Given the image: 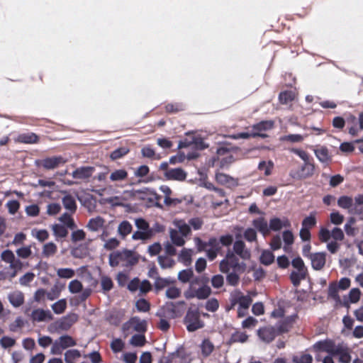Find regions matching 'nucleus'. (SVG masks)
<instances>
[{
	"mask_svg": "<svg viewBox=\"0 0 363 363\" xmlns=\"http://www.w3.org/2000/svg\"><path fill=\"white\" fill-rule=\"evenodd\" d=\"M138 255L133 250H123L114 251L109 255L108 262L112 267L121 265L132 267L138 262Z\"/></svg>",
	"mask_w": 363,
	"mask_h": 363,
	"instance_id": "nucleus-1",
	"label": "nucleus"
},
{
	"mask_svg": "<svg viewBox=\"0 0 363 363\" xmlns=\"http://www.w3.org/2000/svg\"><path fill=\"white\" fill-rule=\"evenodd\" d=\"M344 233L339 228H334L331 231L322 228L319 232V239L323 242H328L327 249L329 252L334 254L340 248V244L337 242L344 239Z\"/></svg>",
	"mask_w": 363,
	"mask_h": 363,
	"instance_id": "nucleus-2",
	"label": "nucleus"
},
{
	"mask_svg": "<svg viewBox=\"0 0 363 363\" xmlns=\"http://www.w3.org/2000/svg\"><path fill=\"white\" fill-rule=\"evenodd\" d=\"M245 269L246 264L240 261L231 250L227 252L225 257L220 262V270L223 273H228L230 271L244 272Z\"/></svg>",
	"mask_w": 363,
	"mask_h": 363,
	"instance_id": "nucleus-3",
	"label": "nucleus"
},
{
	"mask_svg": "<svg viewBox=\"0 0 363 363\" xmlns=\"http://www.w3.org/2000/svg\"><path fill=\"white\" fill-rule=\"evenodd\" d=\"M68 290L69 293L73 294L79 293L78 296H76L69 300L70 304L75 306H79L81 303L84 302L91 293V290L89 288L84 289L82 282L77 279L72 280L69 283Z\"/></svg>",
	"mask_w": 363,
	"mask_h": 363,
	"instance_id": "nucleus-4",
	"label": "nucleus"
},
{
	"mask_svg": "<svg viewBox=\"0 0 363 363\" xmlns=\"http://www.w3.org/2000/svg\"><path fill=\"white\" fill-rule=\"evenodd\" d=\"M199 281V279H196L190 283L188 289H186L184 294L186 298L190 299L196 298L202 300L207 298L210 296L211 292V288L206 284L197 288L196 285Z\"/></svg>",
	"mask_w": 363,
	"mask_h": 363,
	"instance_id": "nucleus-5",
	"label": "nucleus"
},
{
	"mask_svg": "<svg viewBox=\"0 0 363 363\" xmlns=\"http://www.w3.org/2000/svg\"><path fill=\"white\" fill-rule=\"evenodd\" d=\"M1 259L6 264H9V267H6L5 270H6L13 278H14L18 272L23 268L22 262L15 257L11 250H6L3 251L1 254Z\"/></svg>",
	"mask_w": 363,
	"mask_h": 363,
	"instance_id": "nucleus-6",
	"label": "nucleus"
},
{
	"mask_svg": "<svg viewBox=\"0 0 363 363\" xmlns=\"http://www.w3.org/2000/svg\"><path fill=\"white\" fill-rule=\"evenodd\" d=\"M76 345L75 340L69 335H62L53 342L50 353L52 354H61L62 350Z\"/></svg>",
	"mask_w": 363,
	"mask_h": 363,
	"instance_id": "nucleus-7",
	"label": "nucleus"
},
{
	"mask_svg": "<svg viewBox=\"0 0 363 363\" xmlns=\"http://www.w3.org/2000/svg\"><path fill=\"white\" fill-rule=\"evenodd\" d=\"M186 328L189 332H194L203 327V323L199 318V313L196 310L189 309L184 318Z\"/></svg>",
	"mask_w": 363,
	"mask_h": 363,
	"instance_id": "nucleus-8",
	"label": "nucleus"
},
{
	"mask_svg": "<svg viewBox=\"0 0 363 363\" xmlns=\"http://www.w3.org/2000/svg\"><path fill=\"white\" fill-rule=\"evenodd\" d=\"M122 328L125 333V336L130 333L131 330L137 332H143L146 329V321L138 317H133L124 323Z\"/></svg>",
	"mask_w": 363,
	"mask_h": 363,
	"instance_id": "nucleus-9",
	"label": "nucleus"
},
{
	"mask_svg": "<svg viewBox=\"0 0 363 363\" xmlns=\"http://www.w3.org/2000/svg\"><path fill=\"white\" fill-rule=\"evenodd\" d=\"M314 349L319 352H325L330 355H336L340 352V346L335 345L333 341L326 340L316 342Z\"/></svg>",
	"mask_w": 363,
	"mask_h": 363,
	"instance_id": "nucleus-10",
	"label": "nucleus"
},
{
	"mask_svg": "<svg viewBox=\"0 0 363 363\" xmlns=\"http://www.w3.org/2000/svg\"><path fill=\"white\" fill-rule=\"evenodd\" d=\"M95 171V168L91 166H83L77 168L72 173V177L74 179L82 180V181H88L89 178H91Z\"/></svg>",
	"mask_w": 363,
	"mask_h": 363,
	"instance_id": "nucleus-11",
	"label": "nucleus"
},
{
	"mask_svg": "<svg viewBox=\"0 0 363 363\" xmlns=\"http://www.w3.org/2000/svg\"><path fill=\"white\" fill-rule=\"evenodd\" d=\"M233 252L238 257L243 260L250 259L251 257V252L247 248L245 243L242 240H236L233 244Z\"/></svg>",
	"mask_w": 363,
	"mask_h": 363,
	"instance_id": "nucleus-12",
	"label": "nucleus"
},
{
	"mask_svg": "<svg viewBox=\"0 0 363 363\" xmlns=\"http://www.w3.org/2000/svg\"><path fill=\"white\" fill-rule=\"evenodd\" d=\"M186 172L182 168H172L167 169L164 176L168 180L182 182L186 178Z\"/></svg>",
	"mask_w": 363,
	"mask_h": 363,
	"instance_id": "nucleus-13",
	"label": "nucleus"
},
{
	"mask_svg": "<svg viewBox=\"0 0 363 363\" xmlns=\"http://www.w3.org/2000/svg\"><path fill=\"white\" fill-rule=\"evenodd\" d=\"M273 125L274 122L272 121H261L252 126V135L255 137L265 138L266 135L262 133V132L272 129Z\"/></svg>",
	"mask_w": 363,
	"mask_h": 363,
	"instance_id": "nucleus-14",
	"label": "nucleus"
},
{
	"mask_svg": "<svg viewBox=\"0 0 363 363\" xmlns=\"http://www.w3.org/2000/svg\"><path fill=\"white\" fill-rule=\"evenodd\" d=\"M216 180L218 184L225 186L228 188H233L238 185V181L237 179L224 173H217L216 174Z\"/></svg>",
	"mask_w": 363,
	"mask_h": 363,
	"instance_id": "nucleus-15",
	"label": "nucleus"
},
{
	"mask_svg": "<svg viewBox=\"0 0 363 363\" xmlns=\"http://www.w3.org/2000/svg\"><path fill=\"white\" fill-rule=\"evenodd\" d=\"M66 162V160L59 156L45 158L41 160L40 164L46 169H52L57 167L60 164H65Z\"/></svg>",
	"mask_w": 363,
	"mask_h": 363,
	"instance_id": "nucleus-16",
	"label": "nucleus"
},
{
	"mask_svg": "<svg viewBox=\"0 0 363 363\" xmlns=\"http://www.w3.org/2000/svg\"><path fill=\"white\" fill-rule=\"evenodd\" d=\"M314 154L317 159L324 164H328L332 160V155L325 146H320L314 149Z\"/></svg>",
	"mask_w": 363,
	"mask_h": 363,
	"instance_id": "nucleus-17",
	"label": "nucleus"
},
{
	"mask_svg": "<svg viewBox=\"0 0 363 363\" xmlns=\"http://www.w3.org/2000/svg\"><path fill=\"white\" fill-rule=\"evenodd\" d=\"M30 317L32 320L35 322L48 321L52 319V315L50 311L41 308L33 311Z\"/></svg>",
	"mask_w": 363,
	"mask_h": 363,
	"instance_id": "nucleus-18",
	"label": "nucleus"
},
{
	"mask_svg": "<svg viewBox=\"0 0 363 363\" xmlns=\"http://www.w3.org/2000/svg\"><path fill=\"white\" fill-rule=\"evenodd\" d=\"M7 298L11 305L14 308H18L24 303V294L18 290L9 293Z\"/></svg>",
	"mask_w": 363,
	"mask_h": 363,
	"instance_id": "nucleus-19",
	"label": "nucleus"
},
{
	"mask_svg": "<svg viewBox=\"0 0 363 363\" xmlns=\"http://www.w3.org/2000/svg\"><path fill=\"white\" fill-rule=\"evenodd\" d=\"M309 259H311L312 267L315 270H320L325 264V253H313L310 255Z\"/></svg>",
	"mask_w": 363,
	"mask_h": 363,
	"instance_id": "nucleus-20",
	"label": "nucleus"
},
{
	"mask_svg": "<svg viewBox=\"0 0 363 363\" xmlns=\"http://www.w3.org/2000/svg\"><path fill=\"white\" fill-rule=\"evenodd\" d=\"M269 231H279L282 228H289L291 226L290 221L284 218L283 219L274 217L270 219L269 223Z\"/></svg>",
	"mask_w": 363,
	"mask_h": 363,
	"instance_id": "nucleus-21",
	"label": "nucleus"
},
{
	"mask_svg": "<svg viewBox=\"0 0 363 363\" xmlns=\"http://www.w3.org/2000/svg\"><path fill=\"white\" fill-rule=\"evenodd\" d=\"M220 249V243L217 239L211 238L208 242V247H206L205 251H206L209 259L213 260L216 257Z\"/></svg>",
	"mask_w": 363,
	"mask_h": 363,
	"instance_id": "nucleus-22",
	"label": "nucleus"
},
{
	"mask_svg": "<svg viewBox=\"0 0 363 363\" xmlns=\"http://www.w3.org/2000/svg\"><path fill=\"white\" fill-rule=\"evenodd\" d=\"M157 315L160 317L172 319L177 316L176 306L173 303H167L166 305L157 312Z\"/></svg>",
	"mask_w": 363,
	"mask_h": 363,
	"instance_id": "nucleus-23",
	"label": "nucleus"
},
{
	"mask_svg": "<svg viewBox=\"0 0 363 363\" xmlns=\"http://www.w3.org/2000/svg\"><path fill=\"white\" fill-rule=\"evenodd\" d=\"M257 335L263 342L268 343L274 339L276 332L274 328L269 326L259 329L257 331Z\"/></svg>",
	"mask_w": 363,
	"mask_h": 363,
	"instance_id": "nucleus-24",
	"label": "nucleus"
},
{
	"mask_svg": "<svg viewBox=\"0 0 363 363\" xmlns=\"http://www.w3.org/2000/svg\"><path fill=\"white\" fill-rule=\"evenodd\" d=\"M253 226L264 236L269 234V226L267 220L262 218H258L252 221Z\"/></svg>",
	"mask_w": 363,
	"mask_h": 363,
	"instance_id": "nucleus-25",
	"label": "nucleus"
},
{
	"mask_svg": "<svg viewBox=\"0 0 363 363\" xmlns=\"http://www.w3.org/2000/svg\"><path fill=\"white\" fill-rule=\"evenodd\" d=\"M62 202L65 209L71 213L75 212L77 209V203L75 199L69 194L65 193L62 198Z\"/></svg>",
	"mask_w": 363,
	"mask_h": 363,
	"instance_id": "nucleus-26",
	"label": "nucleus"
},
{
	"mask_svg": "<svg viewBox=\"0 0 363 363\" xmlns=\"http://www.w3.org/2000/svg\"><path fill=\"white\" fill-rule=\"evenodd\" d=\"M78 320V315L72 313L62 318L59 323V326L62 330H68Z\"/></svg>",
	"mask_w": 363,
	"mask_h": 363,
	"instance_id": "nucleus-27",
	"label": "nucleus"
},
{
	"mask_svg": "<svg viewBox=\"0 0 363 363\" xmlns=\"http://www.w3.org/2000/svg\"><path fill=\"white\" fill-rule=\"evenodd\" d=\"M105 220L100 216L91 218L86 225V228L91 232H97L104 226Z\"/></svg>",
	"mask_w": 363,
	"mask_h": 363,
	"instance_id": "nucleus-28",
	"label": "nucleus"
},
{
	"mask_svg": "<svg viewBox=\"0 0 363 363\" xmlns=\"http://www.w3.org/2000/svg\"><path fill=\"white\" fill-rule=\"evenodd\" d=\"M186 236H183L176 229H170L169 230V238L170 240L174 245L178 247H182L185 244L184 238Z\"/></svg>",
	"mask_w": 363,
	"mask_h": 363,
	"instance_id": "nucleus-29",
	"label": "nucleus"
},
{
	"mask_svg": "<svg viewBox=\"0 0 363 363\" xmlns=\"http://www.w3.org/2000/svg\"><path fill=\"white\" fill-rule=\"evenodd\" d=\"M282 239L284 241V247L283 249L286 252H289L291 251V246L293 245L294 242V235L293 233L286 230L282 233Z\"/></svg>",
	"mask_w": 363,
	"mask_h": 363,
	"instance_id": "nucleus-30",
	"label": "nucleus"
},
{
	"mask_svg": "<svg viewBox=\"0 0 363 363\" xmlns=\"http://www.w3.org/2000/svg\"><path fill=\"white\" fill-rule=\"evenodd\" d=\"M133 230V226L128 220H123L119 223L117 229L118 235L122 238L125 239Z\"/></svg>",
	"mask_w": 363,
	"mask_h": 363,
	"instance_id": "nucleus-31",
	"label": "nucleus"
},
{
	"mask_svg": "<svg viewBox=\"0 0 363 363\" xmlns=\"http://www.w3.org/2000/svg\"><path fill=\"white\" fill-rule=\"evenodd\" d=\"M128 177V172L123 169H118L113 170L110 176V181L112 182H123Z\"/></svg>",
	"mask_w": 363,
	"mask_h": 363,
	"instance_id": "nucleus-32",
	"label": "nucleus"
},
{
	"mask_svg": "<svg viewBox=\"0 0 363 363\" xmlns=\"http://www.w3.org/2000/svg\"><path fill=\"white\" fill-rule=\"evenodd\" d=\"M311 133H305L303 135L301 134H289L284 135L281 138L282 141L289 142L291 143H298L303 141V140L309 136Z\"/></svg>",
	"mask_w": 363,
	"mask_h": 363,
	"instance_id": "nucleus-33",
	"label": "nucleus"
},
{
	"mask_svg": "<svg viewBox=\"0 0 363 363\" xmlns=\"http://www.w3.org/2000/svg\"><path fill=\"white\" fill-rule=\"evenodd\" d=\"M175 227L177 228V230L183 235V236H187L191 233V228L189 225L185 223L182 220H174L173 222Z\"/></svg>",
	"mask_w": 363,
	"mask_h": 363,
	"instance_id": "nucleus-34",
	"label": "nucleus"
},
{
	"mask_svg": "<svg viewBox=\"0 0 363 363\" xmlns=\"http://www.w3.org/2000/svg\"><path fill=\"white\" fill-rule=\"evenodd\" d=\"M315 167L314 164L311 163L310 161L307 162H304L303 166L301 168V172L298 174V177L300 178H306L311 177L313 175L314 172Z\"/></svg>",
	"mask_w": 363,
	"mask_h": 363,
	"instance_id": "nucleus-35",
	"label": "nucleus"
},
{
	"mask_svg": "<svg viewBox=\"0 0 363 363\" xmlns=\"http://www.w3.org/2000/svg\"><path fill=\"white\" fill-rule=\"evenodd\" d=\"M307 269L295 270L291 274V279L294 286L299 285L301 280L306 278Z\"/></svg>",
	"mask_w": 363,
	"mask_h": 363,
	"instance_id": "nucleus-36",
	"label": "nucleus"
},
{
	"mask_svg": "<svg viewBox=\"0 0 363 363\" xmlns=\"http://www.w3.org/2000/svg\"><path fill=\"white\" fill-rule=\"evenodd\" d=\"M200 348L202 356L207 357L213 352L214 345L209 340L206 339L202 341Z\"/></svg>",
	"mask_w": 363,
	"mask_h": 363,
	"instance_id": "nucleus-37",
	"label": "nucleus"
},
{
	"mask_svg": "<svg viewBox=\"0 0 363 363\" xmlns=\"http://www.w3.org/2000/svg\"><path fill=\"white\" fill-rule=\"evenodd\" d=\"M172 358L174 359L175 363H189L191 361L189 354L182 350L172 353Z\"/></svg>",
	"mask_w": 363,
	"mask_h": 363,
	"instance_id": "nucleus-38",
	"label": "nucleus"
},
{
	"mask_svg": "<svg viewBox=\"0 0 363 363\" xmlns=\"http://www.w3.org/2000/svg\"><path fill=\"white\" fill-rule=\"evenodd\" d=\"M81 357V353L78 350H68L65 353V361L66 363H75Z\"/></svg>",
	"mask_w": 363,
	"mask_h": 363,
	"instance_id": "nucleus-39",
	"label": "nucleus"
},
{
	"mask_svg": "<svg viewBox=\"0 0 363 363\" xmlns=\"http://www.w3.org/2000/svg\"><path fill=\"white\" fill-rule=\"evenodd\" d=\"M193 253L194 252L192 250L184 248L179 255V260L183 262L185 265L188 266L191 262V257Z\"/></svg>",
	"mask_w": 363,
	"mask_h": 363,
	"instance_id": "nucleus-40",
	"label": "nucleus"
},
{
	"mask_svg": "<svg viewBox=\"0 0 363 363\" xmlns=\"http://www.w3.org/2000/svg\"><path fill=\"white\" fill-rule=\"evenodd\" d=\"M54 235L56 239L65 238L68 234L67 227L60 224H55L52 227Z\"/></svg>",
	"mask_w": 363,
	"mask_h": 363,
	"instance_id": "nucleus-41",
	"label": "nucleus"
},
{
	"mask_svg": "<svg viewBox=\"0 0 363 363\" xmlns=\"http://www.w3.org/2000/svg\"><path fill=\"white\" fill-rule=\"evenodd\" d=\"M158 263L162 269H169L174 265L175 262L169 256H159Z\"/></svg>",
	"mask_w": 363,
	"mask_h": 363,
	"instance_id": "nucleus-42",
	"label": "nucleus"
},
{
	"mask_svg": "<svg viewBox=\"0 0 363 363\" xmlns=\"http://www.w3.org/2000/svg\"><path fill=\"white\" fill-rule=\"evenodd\" d=\"M51 308L55 314L62 313L67 308V301L65 298H62L54 303Z\"/></svg>",
	"mask_w": 363,
	"mask_h": 363,
	"instance_id": "nucleus-43",
	"label": "nucleus"
},
{
	"mask_svg": "<svg viewBox=\"0 0 363 363\" xmlns=\"http://www.w3.org/2000/svg\"><path fill=\"white\" fill-rule=\"evenodd\" d=\"M57 245L52 242H48L44 245L43 248V255L44 257H48L52 256L57 252Z\"/></svg>",
	"mask_w": 363,
	"mask_h": 363,
	"instance_id": "nucleus-44",
	"label": "nucleus"
},
{
	"mask_svg": "<svg viewBox=\"0 0 363 363\" xmlns=\"http://www.w3.org/2000/svg\"><path fill=\"white\" fill-rule=\"evenodd\" d=\"M59 220L63 223V225H65V227H67L68 228L74 230L76 228V225L74 224L73 219L72 218L71 216L67 213H63L59 218Z\"/></svg>",
	"mask_w": 363,
	"mask_h": 363,
	"instance_id": "nucleus-45",
	"label": "nucleus"
},
{
	"mask_svg": "<svg viewBox=\"0 0 363 363\" xmlns=\"http://www.w3.org/2000/svg\"><path fill=\"white\" fill-rule=\"evenodd\" d=\"M152 238V232L149 231H142V230H137L134 232L132 235V239L133 240H147Z\"/></svg>",
	"mask_w": 363,
	"mask_h": 363,
	"instance_id": "nucleus-46",
	"label": "nucleus"
},
{
	"mask_svg": "<svg viewBox=\"0 0 363 363\" xmlns=\"http://www.w3.org/2000/svg\"><path fill=\"white\" fill-rule=\"evenodd\" d=\"M252 301V300L250 295L240 296L236 299V303L238 304V306L244 308V309H248Z\"/></svg>",
	"mask_w": 363,
	"mask_h": 363,
	"instance_id": "nucleus-47",
	"label": "nucleus"
},
{
	"mask_svg": "<svg viewBox=\"0 0 363 363\" xmlns=\"http://www.w3.org/2000/svg\"><path fill=\"white\" fill-rule=\"evenodd\" d=\"M181 294V289L178 287L171 285L168 286L165 291V295L168 298L174 299Z\"/></svg>",
	"mask_w": 363,
	"mask_h": 363,
	"instance_id": "nucleus-48",
	"label": "nucleus"
},
{
	"mask_svg": "<svg viewBox=\"0 0 363 363\" xmlns=\"http://www.w3.org/2000/svg\"><path fill=\"white\" fill-rule=\"evenodd\" d=\"M111 348L114 353H118L125 347V342L120 338H115L111 342Z\"/></svg>",
	"mask_w": 363,
	"mask_h": 363,
	"instance_id": "nucleus-49",
	"label": "nucleus"
},
{
	"mask_svg": "<svg viewBox=\"0 0 363 363\" xmlns=\"http://www.w3.org/2000/svg\"><path fill=\"white\" fill-rule=\"evenodd\" d=\"M274 260V255L269 250H264L260 256V261L265 265L272 264Z\"/></svg>",
	"mask_w": 363,
	"mask_h": 363,
	"instance_id": "nucleus-50",
	"label": "nucleus"
},
{
	"mask_svg": "<svg viewBox=\"0 0 363 363\" xmlns=\"http://www.w3.org/2000/svg\"><path fill=\"white\" fill-rule=\"evenodd\" d=\"M120 245V240L116 238H111L105 240L103 247L107 250H113Z\"/></svg>",
	"mask_w": 363,
	"mask_h": 363,
	"instance_id": "nucleus-51",
	"label": "nucleus"
},
{
	"mask_svg": "<svg viewBox=\"0 0 363 363\" xmlns=\"http://www.w3.org/2000/svg\"><path fill=\"white\" fill-rule=\"evenodd\" d=\"M353 203V199L347 196H340L337 200V204L340 208L349 209Z\"/></svg>",
	"mask_w": 363,
	"mask_h": 363,
	"instance_id": "nucleus-52",
	"label": "nucleus"
},
{
	"mask_svg": "<svg viewBox=\"0 0 363 363\" xmlns=\"http://www.w3.org/2000/svg\"><path fill=\"white\" fill-rule=\"evenodd\" d=\"M242 272H237L235 271L229 272L227 275L226 279L228 283L232 286H236L240 280V274Z\"/></svg>",
	"mask_w": 363,
	"mask_h": 363,
	"instance_id": "nucleus-53",
	"label": "nucleus"
},
{
	"mask_svg": "<svg viewBox=\"0 0 363 363\" xmlns=\"http://www.w3.org/2000/svg\"><path fill=\"white\" fill-rule=\"evenodd\" d=\"M294 363H312L313 357L309 354H301L293 357L292 359Z\"/></svg>",
	"mask_w": 363,
	"mask_h": 363,
	"instance_id": "nucleus-54",
	"label": "nucleus"
},
{
	"mask_svg": "<svg viewBox=\"0 0 363 363\" xmlns=\"http://www.w3.org/2000/svg\"><path fill=\"white\" fill-rule=\"evenodd\" d=\"M279 98L282 104H288L295 99V94L292 91H284L279 94Z\"/></svg>",
	"mask_w": 363,
	"mask_h": 363,
	"instance_id": "nucleus-55",
	"label": "nucleus"
},
{
	"mask_svg": "<svg viewBox=\"0 0 363 363\" xmlns=\"http://www.w3.org/2000/svg\"><path fill=\"white\" fill-rule=\"evenodd\" d=\"M9 214L15 215L20 208V203L17 200H10L6 203Z\"/></svg>",
	"mask_w": 363,
	"mask_h": 363,
	"instance_id": "nucleus-56",
	"label": "nucleus"
},
{
	"mask_svg": "<svg viewBox=\"0 0 363 363\" xmlns=\"http://www.w3.org/2000/svg\"><path fill=\"white\" fill-rule=\"evenodd\" d=\"M38 137L34 133H26L20 135L18 137V140L21 143H35L37 142Z\"/></svg>",
	"mask_w": 363,
	"mask_h": 363,
	"instance_id": "nucleus-57",
	"label": "nucleus"
},
{
	"mask_svg": "<svg viewBox=\"0 0 363 363\" xmlns=\"http://www.w3.org/2000/svg\"><path fill=\"white\" fill-rule=\"evenodd\" d=\"M57 274L60 278L70 279L74 276V271L70 268H60L57 270Z\"/></svg>",
	"mask_w": 363,
	"mask_h": 363,
	"instance_id": "nucleus-58",
	"label": "nucleus"
},
{
	"mask_svg": "<svg viewBox=\"0 0 363 363\" xmlns=\"http://www.w3.org/2000/svg\"><path fill=\"white\" fill-rule=\"evenodd\" d=\"M32 235L40 242H43L49 238V233L46 230L34 229L32 230Z\"/></svg>",
	"mask_w": 363,
	"mask_h": 363,
	"instance_id": "nucleus-59",
	"label": "nucleus"
},
{
	"mask_svg": "<svg viewBox=\"0 0 363 363\" xmlns=\"http://www.w3.org/2000/svg\"><path fill=\"white\" fill-rule=\"evenodd\" d=\"M145 342V336L140 334L134 335L130 340V344L135 347H142Z\"/></svg>",
	"mask_w": 363,
	"mask_h": 363,
	"instance_id": "nucleus-60",
	"label": "nucleus"
},
{
	"mask_svg": "<svg viewBox=\"0 0 363 363\" xmlns=\"http://www.w3.org/2000/svg\"><path fill=\"white\" fill-rule=\"evenodd\" d=\"M248 339V335L243 332H235L232 335L231 341L233 342H240L244 343L247 342Z\"/></svg>",
	"mask_w": 363,
	"mask_h": 363,
	"instance_id": "nucleus-61",
	"label": "nucleus"
},
{
	"mask_svg": "<svg viewBox=\"0 0 363 363\" xmlns=\"http://www.w3.org/2000/svg\"><path fill=\"white\" fill-rule=\"evenodd\" d=\"M243 236L247 241L250 242L256 241L257 238L255 229L252 228H247L243 233Z\"/></svg>",
	"mask_w": 363,
	"mask_h": 363,
	"instance_id": "nucleus-62",
	"label": "nucleus"
},
{
	"mask_svg": "<svg viewBox=\"0 0 363 363\" xmlns=\"http://www.w3.org/2000/svg\"><path fill=\"white\" fill-rule=\"evenodd\" d=\"M135 224L138 230L148 232L150 230L149 223L143 218H137L135 220Z\"/></svg>",
	"mask_w": 363,
	"mask_h": 363,
	"instance_id": "nucleus-63",
	"label": "nucleus"
},
{
	"mask_svg": "<svg viewBox=\"0 0 363 363\" xmlns=\"http://www.w3.org/2000/svg\"><path fill=\"white\" fill-rule=\"evenodd\" d=\"M193 277V271L191 269H184L179 272L178 279L183 283L188 282Z\"/></svg>",
	"mask_w": 363,
	"mask_h": 363,
	"instance_id": "nucleus-64",
	"label": "nucleus"
}]
</instances>
